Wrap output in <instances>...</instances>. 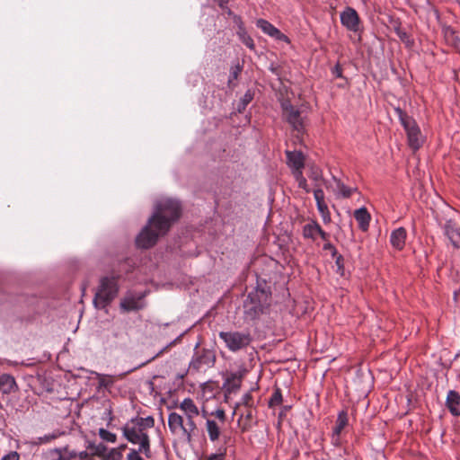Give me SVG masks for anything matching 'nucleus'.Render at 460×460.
<instances>
[{
	"label": "nucleus",
	"instance_id": "nucleus-1",
	"mask_svg": "<svg viewBox=\"0 0 460 460\" xmlns=\"http://www.w3.org/2000/svg\"><path fill=\"white\" fill-rule=\"evenodd\" d=\"M181 205L173 199H163L156 203L146 225L136 237V245L141 249L155 246L158 239L167 234L171 227L181 216Z\"/></svg>",
	"mask_w": 460,
	"mask_h": 460
},
{
	"label": "nucleus",
	"instance_id": "nucleus-2",
	"mask_svg": "<svg viewBox=\"0 0 460 460\" xmlns=\"http://www.w3.org/2000/svg\"><path fill=\"white\" fill-rule=\"evenodd\" d=\"M155 419L153 416L134 417L130 419L122 428L123 437L131 444L138 445L140 451L147 458L152 456L151 439L147 430L154 428Z\"/></svg>",
	"mask_w": 460,
	"mask_h": 460
},
{
	"label": "nucleus",
	"instance_id": "nucleus-3",
	"mask_svg": "<svg viewBox=\"0 0 460 460\" xmlns=\"http://www.w3.org/2000/svg\"><path fill=\"white\" fill-rule=\"evenodd\" d=\"M271 291L266 284H258L256 288L251 291L243 302L244 314L251 320H255L265 313L270 305Z\"/></svg>",
	"mask_w": 460,
	"mask_h": 460
},
{
	"label": "nucleus",
	"instance_id": "nucleus-4",
	"mask_svg": "<svg viewBox=\"0 0 460 460\" xmlns=\"http://www.w3.org/2000/svg\"><path fill=\"white\" fill-rule=\"evenodd\" d=\"M119 293L118 277H102L93 297V305L96 309H106L115 299Z\"/></svg>",
	"mask_w": 460,
	"mask_h": 460
},
{
	"label": "nucleus",
	"instance_id": "nucleus-5",
	"mask_svg": "<svg viewBox=\"0 0 460 460\" xmlns=\"http://www.w3.org/2000/svg\"><path fill=\"white\" fill-rule=\"evenodd\" d=\"M394 112L406 132L409 146L414 151L420 149L424 143V138L416 120L400 107L394 108Z\"/></svg>",
	"mask_w": 460,
	"mask_h": 460
},
{
	"label": "nucleus",
	"instance_id": "nucleus-6",
	"mask_svg": "<svg viewBox=\"0 0 460 460\" xmlns=\"http://www.w3.org/2000/svg\"><path fill=\"white\" fill-rule=\"evenodd\" d=\"M394 112L406 132L409 146L414 151L420 149L424 143V138L416 120L400 107L394 108Z\"/></svg>",
	"mask_w": 460,
	"mask_h": 460
},
{
	"label": "nucleus",
	"instance_id": "nucleus-7",
	"mask_svg": "<svg viewBox=\"0 0 460 460\" xmlns=\"http://www.w3.org/2000/svg\"><path fill=\"white\" fill-rule=\"evenodd\" d=\"M199 343H197L194 349V353L189 364V370L190 373H199L207 368H211L215 366L217 355L214 349L208 348L199 349Z\"/></svg>",
	"mask_w": 460,
	"mask_h": 460
},
{
	"label": "nucleus",
	"instance_id": "nucleus-8",
	"mask_svg": "<svg viewBox=\"0 0 460 460\" xmlns=\"http://www.w3.org/2000/svg\"><path fill=\"white\" fill-rule=\"evenodd\" d=\"M218 336L226 343V347L233 352L246 349L252 341L249 331L220 332Z\"/></svg>",
	"mask_w": 460,
	"mask_h": 460
},
{
	"label": "nucleus",
	"instance_id": "nucleus-9",
	"mask_svg": "<svg viewBox=\"0 0 460 460\" xmlns=\"http://www.w3.org/2000/svg\"><path fill=\"white\" fill-rule=\"evenodd\" d=\"M283 115L285 116L288 124L292 127L293 130L297 133V135H302L305 132V126L303 118L301 117V112L299 110L296 109L290 103H283Z\"/></svg>",
	"mask_w": 460,
	"mask_h": 460
},
{
	"label": "nucleus",
	"instance_id": "nucleus-10",
	"mask_svg": "<svg viewBox=\"0 0 460 460\" xmlns=\"http://www.w3.org/2000/svg\"><path fill=\"white\" fill-rule=\"evenodd\" d=\"M341 22L349 31L358 32L360 31V18L357 11L347 6L341 13Z\"/></svg>",
	"mask_w": 460,
	"mask_h": 460
},
{
	"label": "nucleus",
	"instance_id": "nucleus-11",
	"mask_svg": "<svg viewBox=\"0 0 460 460\" xmlns=\"http://www.w3.org/2000/svg\"><path fill=\"white\" fill-rule=\"evenodd\" d=\"M246 373L247 370L245 368H242L237 372H231L227 374L223 384V388L226 392L231 394L239 390L242 385V380Z\"/></svg>",
	"mask_w": 460,
	"mask_h": 460
},
{
	"label": "nucleus",
	"instance_id": "nucleus-12",
	"mask_svg": "<svg viewBox=\"0 0 460 460\" xmlns=\"http://www.w3.org/2000/svg\"><path fill=\"white\" fill-rule=\"evenodd\" d=\"M287 157V164L291 170V172L303 171L305 164V156L302 151H289L285 152Z\"/></svg>",
	"mask_w": 460,
	"mask_h": 460
},
{
	"label": "nucleus",
	"instance_id": "nucleus-13",
	"mask_svg": "<svg viewBox=\"0 0 460 460\" xmlns=\"http://www.w3.org/2000/svg\"><path fill=\"white\" fill-rule=\"evenodd\" d=\"M256 25L260 28L265 34L279 40L288 41V38L283 34L278 28H276L273 24L264 19H259L256 22Z\"/></svg>",
	"mask_w": 460,
	"mask_h": 460
},
{
	"label": "nucleus",
	"instance_id": "nucleus-14",
	"mask_svg": "<svg viewBox=\"0 0 460 460\" xmlns=\"http://www.w3.org/2000/svg\"><path fill=\"white\" fill-rule=\"evenodd\" d=\"M443 228L452 245L456 248H460V228L456 223L452 219H448L446 221Z\"/></svg>",
	"mask_w": 460,
	"mask_h": 460
},
{
	"label": "nucleus",
	"instance_id": "nucleus-15",
	"mask_svg": "<svg viewBox=\"0 0 460 460\" xmlns=\"http://www.w3.org/2000/svg\"><path fill=\"white\" fill-rule=\"evenodd\" d=\"M145 296L144 294L135 297L133 296H126L123 299H121L119 306L120 309L124 312H131V311H138L144 308V304L141 303V300Z\"/></svg>",
	"mask_w": 460,
	"mask_h": 460
},
{
	"label": "nucleus",
	"instance_id": "nucleus-16",
	"mask_svg": "<svg viewBox=\"0 0 460 460\" xmlns=\"http://www.w3.org/2000/svg\"><path fill=\"white\" fill-rule=\"evenodd\" d=\"M446 406L449 412L455 416H460V394L456 390H449L446 399Z\"/></svg>",
	"mask_w": 460,
	"mask_h": 460
},
{
	"label": "nucleus",
	"instance_id": "nucleus-17",
	"mask_svg": "<svg viewBox=\"0 0 460 460\" xmlns=\"http://www.w3.org/2000/svg\"><path fill=\"white\" fill-rule=\"evenodd\" d=\"M406 237L407 231L404 227L401 226L392 231L390 243L394 249L402 251L405 246Z\"/></svg>",
	"mask_w": 460,
	"mask_h": 460
},
{
	"label": "nucleus",
	"instance_id": "nucleus-18",
	"mask_svg": "<svg viewBox=\"0 0 460 460\" xmlns=\"http://www.w3.org/2000/svg\"><path fill=\"white\" fill-rule=\"evenodd\" d=\"M183 336V333L182 334H180L176 339H174L172 341H171L170 343H168L166 346H164L163 349H161L156 354H155L152 358H150L149 359H147L146 361L139 364L138 366L133 367L132 369L127 371L126 373H123L121 375H119V378L122 379L127 374H129L138 368H141L145 366H146L148 363L152 362L153 360H155V358L161 357L164 353H165L171 347L176 345L177 343H179L181 341V338Z\"/></svg>",
	"mask_w": 460,
	"mask_h": 460
},
{
	"label": "nucleus",
	"instance_id": "nucleus-19",
	"mask_svg": "<svg viewBox=\"0 0 460 460\" xmlns=\"http://www.w3.org/2000/svg\"><path fill=\"white\" fill-rule=\"evenodd\" d=\"M17 389L14 377L9 374L0 375V391L4 394H9Z\"/></svg>",
	"mask_w": 460,
	"mask_h": 460
},
{
	"label": "nucleus",
	"instance_id": "nucleus-20",
	"mask_svg": "<svg viewBox=\"0 0 460 460\" xmlns=\"http://www.w3.org/2000/svg\"><path fill=\"white\" fill-rule=\"evenodd\" d=\"M354 217L358 223V227L362 231H367L369 227L371 216L365 207L359 208L354 211Z\"/></svg>",
	"mask_w": 460,
	"mask_h": 460
},
{
	"label": "nucleus",
	"instance_id": "nucleus-21",
	"mask_svg": "<svg viewBox=\"0 0 460 460\" xmlns=\"http://www.w3.org/2000/svg\"><path fill=\"white\" fill-rule=\"evenodd\" d=\"M184 423L183 418L177 412H171L168 416V427L172 434H178L182 431Z\"/></svg>",
	"mask_w": 460,
	"mask_h": 460
},
{
	"label": "nucleus",
	"instance_id": "nucleus-22",
	"mask_svg": "<svg viewBox=\"0 0 460 460\" xmlns=\"http://www.w3.org/2000/svg\"><path fill=\"white\" fill-rule=\"evenodd\" d=\"M186 425L183 426L181 434L186 438L189 443H191L193 437L198 436V428L194 421V417L186 418Z\"/></svg>",
	"mask_w": 460,
	"mask_h": 460
},
{
	"label": "nucleus",
	"instance_id": "nucleus-23",
	"mask_svg": "<svg viewBox=\"0 0 460 460\" xmlns=\"http://www.w3.org/2000/svg\"><path fill=\"white\" fill-rule=\"evenodd\" d=\"M179 408L184 412L186 418L197 417L199 413L197 405L191 398H185Z\"/></svg>",
	"mask_w": 460,
	"mask_h": 460
},
{
	"label": "nucleus",
	"instance_id": "nucleus-24",
	"mask_svg": "<svg viewBox=\"0 0 460 460\" xmlns=\"http://www.w3.org/2000/svg\"><path fill=\"white\" fill-rule=\"evenodd\" d=\"M348 426H349V414L346 410H342V411H339V413L337 415L335 425H334L332 430L336 434H341L344 431V429H346V427H348Z\"/></svg>",
	"mask_w": 460,
	"mask_h": 460
},
{
	"label": "nucleus",
	"instance_id": "nucleus-25",
	"mask_svg": "<svg viewBox=\"0 0 460 460\" xmlns=\"http://www.w3.org/2000/svg\"><path fill=\"white\" fill-rule=\"evenodd\" d=\"M318 231H320V225L316 221H312L303 226L302 234L304 238L314 241Z\"/></svg>",
	"mask_w": 460,
	"mask_h": 460
},
{
	"label": "nucleus",
	"instance_id": "nucleus-26",
	"mask_svg": "<svg viewBox=\"0 0 460 460\" xmlns=\"http://www.w3.org/2000/svg\"><path fill=\"white\" fill-rule=\"evenodd\" d=\"M314 197L316 201V207L320 214H328L329 208L324 201V192L321 188L314 190Z\"/></svg>",
	"mask_w": 460,
	"mask_h": 460
},
{
	"label": "nucleus",
	"instance_id": "nucleus-27",
	"mask_svg": "<svg viewBox=\"0 0 460 460\" xmlns=\"http://www.w3.org/2000/svg\"><path fill=\"white\" fill-rule=\"evenodd\" d=\"M394 32L406 48L411 49L414 46V39L400 25L394 27Z\"/></svg>",
	"mask_w": 460,
	"mask_h": 460
},
{
	"label": "nucleus",
	"instance_id": "nucleus-28",
	"mask_svg": "<svg viewBox=\"0 0 460 460\" xmlns=\"http://www.w3.org/2000/svg\"><path fill=\"white\" fill-rule=\"evenodd\" d=\"M86 449L90 451L92 458H93V456H100L103 459L108 448L103 443H99L96 445L89 441L88 445L86 446Z\"/></svg>",
	"mask_w": 460,
	"mask_h": 460
},
{
	"label": "nucleus",
	"instance_id": "nucleus-29",
	"mask_svg": "<svg viewBox=\"0 0 460 460\" xmlns=\"http://www.w3.org/2000/svg\"><path fill=\"white\" fill-rule=\"evenodd\" d=\"M253 418L252 408H248L245 413H242L239 420L238 425L240 426L243 432L249 430L252 427L251 421Z\"/></svg>",
	"mask_w": 460,
	"mask_h": 460
},
{
	"label": "nucleus",
	"instance_id": "nucleus-30",
	"mask_svg": "<svg viewBox=\"0 0 460 460\" xmlns=\"http://www.w3.org/2000/svg\"><path fill=\"white\" fill-rule=\"evenodd\" d=\"M333 181L336 183V189L341 195V197L344 199H348L351 197L353 192L357 191V188H350L346 186L340 179L333 176Z\"/></svg>",
	"mask_w": 460,
	"mask_h": 460
},
{
	"label": "nucleus",
	"instance_id": "nucleus-31",
	"mask_svg": "<svg viewBox=\"0 0 460 460\" xmlns=\"http://www.w3.org/2000/svg\"><path fill=\"white\" fill-rule=\"evenodd\" d=\"M206 428L208 434V438L211 441H216L220 436V428L217 423L213 420H207Z\"/></svg>",
	"mask_w": 460,
	"mask_h": 460
},
{
	"label": "nucleus",
	"instance_id": "nucleus-32",
	"mask_svg": "<svg viewBox=\"0 0 460 460\" xmlns=\"http://www.w3.org/2000/svg\"><path fill=\"white\" fill-rule=\"evenodd\" d=\"M254 97V93L251 90H247L245 92V93L243 94V96L240 99L238 104H237V107H236V111L239 112V113H242L245 111L247 105L252 101Z\"/></svg>",
	"mask_w": 460,
	"mask_h": 460
},
{
	"label": "nucleus",
	"instance_id": "nucleus-33",
	"mask_svg": "<svg viewBox=\"0 0 460 460\" xmlns=\"http://www.w3.org/2000/svg\"><path fill=\"white\" fill-rule=\"evenodd\" d=\"M63 451H67V447L50 449L45 454V457L47 460H68L63 456Z\"/></svg>",
	"mask_w": 460,
	"mask_h": 460
},
{
	"label": "nucleus",
	"instance_id": "nucleus-34",
	"mask_svg": "<svg viewBox=\"0 0 460 460\" xmlns=\"http://www.w3.org/2000/svg\"><path fill=\"white\" fill-rule=\"evenodd\" d=\"M100 387L110 388L113 385L115 379L111 376L95 373Z\"/></svg>",
	"mask_w": 460,
	"mask_h": 460
},
{
	"label": "nucleus",
	"instance_id": "nucleus-35",
	"mask_svg": "<svg viewBox=\"0 0 460 460\" xmlns=\"http://www.w3.org/2000/svg\"><path fill=\"white\" fill-rule=\"evenodd\" d=\"M242 69L243 67L239 65L238 62L236 65L231 66L230 75L227 82V84L230 88H234L235 86L234 81L237 80L240 73L242 72Z\"/></svg>",
	"mask_w": 460,
	"mask_h": 460
},
{
	"label": "nucleus",
	"instance_id": "nucleus-36",
	"mask_svg": "<svg viewBox=\"0 0 460 460\" xmlns=\"http://www.w3.org/2000/svg\"><path fill=\"white\" fill-rule=\"evenodd\" d=\"M60 435H61L60 432L56 431V432H53L51 434H48V435H45L43 437H39V438H35V440L32 441L31 444L34 445V446H40V445H42V444H47V443H49L50 441L58 438Z\"/></svg>",
	"mask_w": 460,
	"mask_h": 460
},
{
	"label": "nucleus",
	"instance_id": "nucleus-37",
	"mask_svg": "<svg viewBox=\"0 0 460 460\" xmlns=\"http://www.w3.org/2000/svg\"><path fill=\"white\" fill-rule=\"evenodd\" d=\"M292 174L296 181L298 187L303 189L306 193H309L310 189L308 187L306 179L303 175V171L294 172Z\"/></svg>",
	"mask_w": 460,
	"mask_h": 460
},
{
	"label": "nucleus",
	"instance_id": "nucleus-38",
	"mask_svg": "<svg viewBox=\"0 0 460 460\" xmlns=\"http://www.w3.org/2000/svg\"><path fill=\"white\" fill-rule=\"evenodd\" d=\"M282 400L281 389L279 387H276L269 401V407L273 408L277 405H279L282 402Z\"/></svg>",
	"mask_w": 460,
	"mask_h": 460
},
{
	"label": "nucleus",
	"instance_id": "nucleus-39",
	"mask_svg": "<svg viewBox=\"0 0 460 460\" xmlns=\"http://www.w3.org/2000/svg\"><path fill=\"white\" fill-rule=\"evenodd\" d=\"M335 260L336 266V273L341 277H345V267H344V258L341 254H337L332 257Z\"/></svg>",
	"mask_w": 460,
	"mask_h": 460
},
{
	"label": "nucleus",
	"instance_id": "nucleus-40",
	"mask_svg": "<svg viewBox=\"0 0 460 460\" xmlns=\"http://www.w3.org/2000/svg\"><path fill=\"white\" fill-rule=\"evenodd\" d=\"M99 436L102 440L107 442L115 443L117 440V435L115 433L102 428L99 429Z\"/></svg>",
	"mask_w": 460,
	"mask_h": 460
},
{
	"label": "nucleus",
	"instance_id": "nucleus-41",
	"mask_svg": "<svg viewBox=\"0 0 460 460\" xmlns=\"http://www.w3.org/2000/svg\"><path fill=\"white\" fill-rule=\"evenodd\" d=\"M242 42L250 49H254L255 44L250 35L247 34L245 30H243L242 33H239Z\"/></svg>",
	"mask_w": 460,
	"mask_h": 460
},
{
	"label": "nucleus",
	"instance_id": "nucleus-42",
	"mask_svg": "<svg viewBox=\"0 0 460 460\" xmlns=\"http://www.w3.org/2000/svg\"><path fill=\"white\" fill-rule=\"evenodd\" d=\"M122 453L119 449L112 448L109 453H106L103 460H122Z\"/></svg>",
	"mask_w": 460,
	"mask_h": 460
},
{
	"label": "nucleus",
	"instance_id": "nucleus-43",
	"mask_svg": "<svg viewBox=\"0 0 460 460\" xmlns=\"http://www.w3.org/2000/svg\"><path fill=\"white\" fill-rule=\"evenodd\" d=\"M140 454L144 455V451H140V447L137 449L132 448L127 455V460H144Z\"/></svg>",
	"mask_w": 460,
	"mask_h": 460
},
{
	"label": "nucleus",
	"instance_id": "nucleus-44",
	"mask_svg": "<svg viewBox=\"0 0 460 460\" xmlns=\"http://www.w3.org/2000/svg\"><path fill=\"white\" fill-rule=\"evenodd\" d=\"M242 404L247 408H252L253 404V398L252 394L246 393L242 398Z\"/></svg>",
	"mask_w": 460,
	"mask_h": 460
},
{
	"label": "nucleus",
	"instance_id": "nucleus-45",
	"mask_svg": "<svg viewBox=\"0 0 460 460\" xmlns=\"http://www.w3.org/2000/svg\"><path fill=\"white\" fill-rule=\"evenodd\" d=\"M331 438H332V444L335 447H341V445H342V441H341V434H336V433L332 430V431Z\"/></svg>",
	"mask_w": 460,
	"mask_h": 460
},
{
	"label": "nucleus",
	"instance_id": "nucleus-46",
	"mask_svg": "<svg viewBox=\"0 0 460 460\" xmlns=\"http://www.w3.org/2000/svg\"><path fill=\"white\" fill-rule=\"evenodd\" d=\"M309 177L313 181H318L322 180V171L317 167L312 168Z\"/></svg>",
	"mask_w": 460,
	"mask_h": 460
},
{
	"label": "nucleus",
	"instance_id": "nucleus-47",
	"mask_svg": "<svg viewBox=\"0 0 460 460\" xmlns=\"http://www.w3.org/2000/svg\"><path fill=\"white\" fill-rule=\"evenodd\" d=\"M332 75H334L336 78H343V74H342V67L340 65V63H337L332 68Z\"/></svg>",
	"mask_w": 460,
	"mask_h": 460
},
{
	"label": "nucleus",
	"instance_id": "nucleus-48",
	"mask_svg": "<svg viewBox=\"0 0 460 460\" xmlns=\"http://www.w3.org/2000/svg\"><path fill=\"white\" fill-rule=\"evenodd\" d=\"M323 249L324 251H329L331 252L332 257L336 256L337 254H339L337 249L335 248V246L332 243H331L330 242L325 243L323 244Z\"/></svg>",
	"mask_w": 460,
	"mask_h": 460
},
{
	"label": "nucleus",
	"instance_id": "nucleus-49",
	"mask_svg": "<svg viewBox=\"0 0 460 460\" xmlns=\"http://www.w3.org/2000/svg\"><path fill=\"white\" fill-rule=\"evenodd\" d=\"M226 457V449H224L223 451H219L218 453H216V454H211L208 458L207 460H224Z\"/></svg>",
	"mask_w": 460,
	"mask_h": 460
},
{
	"label": "nucleus",
	"instance_id": "nucleus-50",
	"mask_svg": "<svg viewBox=\"0 0 460 460\" xmlns=\"http://www.w3.org/2000/svg\"><path fill=\"white\" fill-rule=\"evenodd\" d=\"M19 454L15 451H12L9 454L4 456L1 460H19Z\"/></svg>",
	"mask_w": 460,
	"mask_h": 460
},
{
	"label": "nucleus",
	"instance_id": "nucleus-51",
	"mask_svg": "<svg viewBox=\"0 0 460 460\" xmlns=\"http://www.w3.org/2000/svg\"><path fill=\"white\" fill-rule=\"evenodd\" d=\"M451 44L455 50L460 54V38L458 36H454Z\"/></svg>",
	"mask_w": 460,
	"mask_h": 460
},
{
	"label": "nucleus",
	"instance_id": "nucleus-52",
	"mask_svg": "<svg viewBox=\"0 0 460 460\" xmlns=\"http://www.w3.org/2000/svg\"><path fill=\"white\" fill-rule=\"evenodd\" d=\"M77 456L80 460H90L92 459L91 454L89 450L82 451L77 454Z\"/></svg>",
	"mask_w": 460,
	"mask_h": 460
},
{
	"label": "nucleus",
	"instance_id": "nucleus-53",
	"mask_svg": "<svg viewBox=\"0 0 460 460\" xmlns=\"http://www.w3.org/2000/svg\"><path fill=\"white\" fill-rule=\"evenodd\" d=\"M220 421L225 422L226 420V412L222 409H218L213 413Z\"/></svg>",
	"mask_w": 460,
	"mask_h": 460
},
{
	"label": "nucleus",
	"instance_id": "nucleus-54",
	"mask_svg": "<svg viewBox=\"0 0 460 460\" xmlns=\"http://www.w3.org/2000/svg\"><path fill=\"white\" fill-rule=\"evenodd\" d=\"M317 235H320V237L325 241V243L329 242V234L326 233L323 228L320 226V231L317 232Z\"/></svg>",
	"mask_w": 460,
	"mask_h": 460
},
{
	"label": "nucleus",
	"instance_id": "nucleus-55",
	"mask_svg": "<svg viewBox=\"0 0 460 460\" xmlns=\"http://www.w3.org/2000/svg\"><path fill=\"white\" fill-rule=\"evenodd\" d=\"M214 1L217 3V4L219 5V7L221 9L227 8V4L229 3V0H214Z\"/></svg>",
	"mask_w": 460,
	"mask_h": 460
},
{
	"label": "nucleus",
	"instance_id": "nucleus-56",
	"mask_svg": "<svg viewBox=\"0 0 460 460\" xmlns=\"http://www.w3.org/2000/svg\"><path fill=\"white\" fill-rule=\"evenodd\" d=\"M68 460L77 457V453L75 451L68 452V455L66 456Z\"/></svg>",
	"mask_w": 460,
	"mask_h": 460
},
{
	"label": "nucleus",
	"instance_id": "nucleus-57",
	"mask_svg": "<svg viewBox=\"0 0 460 460\" xmlns=\"http://www.w3.org/2000/svg\"><path fill=\"white\" fill-rule=\"evenodd\" d=\"M321 216L323 217L324 222H329L331 220L330 212H328V214H321Z\"/></svg>",
	"mask_w": 460,
	"mask_h": 460
},
{
	"label": "nucleus",
	"instance_id": "nucleus-58",
	"mask_svg": "<svg viewBox=\"0 0 460 460\" xmlns=\"http://www.w3.org/2000/svg\"><path fill=\"white\" fill-rule=\"evenodd\" d=\"M127 448V445L126 444H123V445H120L119 447H117L116 449H119L120 453H122L123 450H125Z\"/></svg>",
	"mask_w": 460,
	"mask_h": 460
},
{
	"label": "nucleus",
	"instance_id": "nucleus-59",
	"mask_svg": "<svg viewBox=\"0 0 460 460\" xmlns=\"http://www.w3.org/2000/svg\"><path fill=\"white\" fill-rule=\"evenodd\" d=\"M227 13L229 16L234 15V13L231 11V9L227 6V8L223 9Z\"/></svg>",
	"mask_w": 460,
	"mask_h": 460
},
{
	"label": "nucleus",
	"instance_id": "nucleus-60",
	"mask_svg": "<svg viewBox=\"0 0 460 460\" xmlns=\"http://www.w3.org/2000/svg\"><path fill=\"white\" fill-rule=\"evenodd\" d=\"M234 20H239V21H241V19H240V17H239V16L234 15Z\"/></svg>",
	"mask_w": 460,
	"mask_h": 460
},
{
	"label": "nucleus",
	"instance_id": "nucleus-61",
	"mask_svg": "<svg viewBox=\"0 0 460 460\" xmlns=\"http://www.w3.org/2000/svg\"><path fill=\"white\" fill-rule=\"evenodd\" d=\"M4 408L2 402H0V410H2Z\"/></svg>",
	"mask_w": 460,
	"mask_h": 460
},
{
	"label": "nucleus",
	"instance_id": "nucleus-62",
	"mask_svg": "<svg viewBox=\"0 0 460 460\" xmlns=\"http://www.w3.org/2000/svg\"><path fill=\"white\" fill-rule=\"evenodd\" d=\"M90 460H93V458H92V459H90ZM102 460H103V459H102Z\"/></svg>",
	"mask_w": 460,
	"mask_h": 460
}]
</instances>
